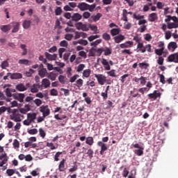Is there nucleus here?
I'll return each mask as SVG.
<instances>
[{
    "instance_id": "1",
    "label": "nucleus",
    "mask_w": 178,
    "mask_h": 178,
    "mask_svg": "<svg viewBox=\"0 0 178 178\" xmlns=\"http://www.w3.org/2000/svg\"><path fill=\"white\" fill-rule=\"evenodd\" d=\"M24 118V115H22L18 109H13V113L10 115V119L15 122H20Z\"/></svg>"
},
{
    "instance_id": "2",
    "label": "nucleus",
    "mask_w": 178,
    "mask_h": 178,
    "mask_svg": "<svg viewBox=\"0 0 178 178\" xmlns=\"http://www.w3.org/2000/svg\"><path fill=\"white\" fill-rule=\"evenodd\" d=\"M96 6L97 5L95 3L89 5L86 2H81L79 3L77 8L81 11L89 10L93 12Z\"/></svg>"
},
{
    "instance_id": "3",
    "label": "nucleus",
    "mask_w": 178,
    "mask_h": 178,
    "mask_svg": "<svg viewBox=\"0 0 178 178\" xmlns=\"http://www.w3.org/2000/svg\"><path fill=\"white\" fill-rule=\"evenodd\" d=\"M9 157L6 153L0 155V168H3L2 170L5 171L7 169Z\"/></svg>"
},
{
    "instance_id": "4",
    "label": "nucleus",
    "mask_w": 178,
    "mask_h": 178,
    "mask_svg": "<svg viewBox=\"0 0 178 178\" xmlns=\"http://www.w3.org/2000/svg\"><path fill=\"white\" fill-rule=\"evenodd\" d=\"M103 51L104 52V56H106L112 54V49L108 47L98 48V49L96 50V53L98 54L99 56L102 55Z\"/></svg>"
},
{
    "instance_id": "5",
    "label": "nucleus",
    "mask_w": 178,
    "mask_h": 178,
    "mask_svg": "<svg viewBox=\"0 0 178 178\" xmlns=\"http://www.w3.org/2000/svg\"><path fill=\"white\" fill-rule=\"evenodd\" d=\"M162 93L159 90H154L152 93H149L147 96L149 99L153 101L156 100L158 98H161Z\"/></svg>"
},
{
    "instance_id": "6",
    "label": "nucleus",
    "mask_w": 178,
    "mask_h": 178,
    "mask_svg": "<svg viewBox=\"0 0 178 178\" xmlns=\"http://www.w3.org/2000/svg\"><path fill=\"white\" fill-rule=\"evenodd\" d=\"M79 139L81 141H84L86 140V136H81ZM86 143L90 146H92L94 145V138L92 136L87 137Z\"/></svg>"
},
{
    "instance_id": "7",
    "label": "nucleus",
    "mask_w": 178,
    "mask_h": 178,
    "mask_svg": "<svg viewBox=\"0 0 178 178\" xmlns=\"http://www.w3.org/2000/svg\"><path fill=\"white\" fill-rule=\"evenodd\" d=\"M40 111L42 113L43 118H46L50 114V109L49 108L48 106H42L40 108Z\"/></svg>"
},
{
    "instance_id": "8",
    "label": "nucleus",
    "mask_w": 178,
    "mask_h": 178,
    "mask_svg": "<svg viewBox=\"0 0 178 178\" xmlns=\"http://www.w3.org/2000/svg\"><path fill=\"white\" fill-rule=\"evenodd\" d=\"M168 61L170 63H178V52L171 54L167 58Z\"/></svg>"
},
{
    "instance_id": "9",
    "label": "nucleus",
    "mask_w": 178,
    "mask_h": 178,
    "mask_svg": "<svg viewBox=\"0 0 178 178\" xmlns=\"http://www.w3.org/2000/svg\"><path fill=\"white\" fill-rule=\"evenodd\" d=\"M95 76L97 79L98 83L102 86L104 85L105 83V82L106 81V78L103 74H95Z\"/></svg>"
},
{
    "instance_id": "10",
    "label": "nucleus",
    "mask_w": 178,
    "mask_h": 178,
    "mask_svg": "<svg viewBox=\"0 0 178 178\" xmlns=\"http://www.w3.org/2000/svg\"><path fill=\"white\" fill-rule=\"evenodd\" d=\"M29 88H30L29 83H26V86H24V84H23V83H19L16 86V89L18 91H21V92L26 91Z\"/></svg>"
},
{
    "instance_id": "11",
    "label": "nucleus",
    "mask_w": 178,
    "mask_h": 178,
    "mask_svg": "<svg viewBox=\"0 0 178 178\" xmlns=\"http://www.w3.org/2000/svg\"><path fill=\"white\" fill-rule=\"evenodd\" d=\"M147 80V78L144 76H140V78L139 79L135 76V78L133 79V81L136 83H139V81H140V84L143 86L146 84Z\"/></svg>"
},
{
    "instance_id": "12",
    "label": "nucleus",
    "mask_w": 178,
    "mask_h": 178,
    "mask_svg": "<svg viewBox=\"0 0 178 178\" xmlns=\"http://www.w3.org/2000/svg\"><path fill=\"white\" fill-rule=\"evenodd\" d=\"M44 56H46V58L49 60H56L58 58L57 54H53V55H51L49 52H44Z\"/></svg>"
},
{
    "instance_id": "13",
    "label": "nucleus",
    "mask_w": 178,
    "mask_h": 178,
    "mask_svg": "<svg viewBox=\"0 0 178 178\" xmlns=\"http://www.w3.org/2000/svg\"><path fill=\"white\" fill-rule=\"evenodd\" d=\"M178 48V44L176 42H170L168 45V49L172 52L175 51L176 49Z\"/></svg>"
},
{
    "instance_id": "14",
    "label": "nucleus",
    "mask_w": 178,
    "mask_h": 178,
    "mask_svg": "<svg viewBox=\"0 0 178 178\" xmlns=\"http://www.w3.org/2000/svg\"><path fill=\"white\" fill-rule=\"evenodd\" d=\"M158 19V14L156 13H152L148 16V21L150 22H154Z\"/></svg>"
},
{
    "instance_id": "15",
    "label": "nucleus",
    "mask_w": 178,
    "mask_h": 178,
    "mask_svg": "<svg viewBox=\"0 0 178 178\" xmlns=\"http://www.w3.org/2000/svg\"><path fill=\"white\" fill-rule=\"evenodd\" d=\"M83 16L81 15L80 13H74L73 15L71 17V20L73 22H79L82 19Z\"/></svg>"
},
{
    "instance_id": "16",
    "label": "nucleus",
    "mask_w": 178,
    "mask_h": 178,
    "mask_svg": "<svg viewBox=\"0 0 178 178\" xmlns=\"http://www.w3.org/2000/svg\"><path fill=\"white\" fill-rule=\"evenodd\" d=\"M14 99L18 100L19 102H24V99L26 97L24 93H17L16 95H13Z\"/></svg>"
},
{
    "instance_id": "17",
    "label": "nucleus",
    "mask_w": 178,
    "mask_h": 178,
    "mask_svg": "<svg viewBox=\"0 0 178 178\" xmlns=\"http://www.w3.org/2000/svg\"><path fill=\"white\" fill-rule=\"evenodd\" d=\"M134 46V42L132 41H127L124 42V44H120V48L121 49H127V48H131Z\"/></svg>"
},
{
    "instance_id": "18",
    "label": "nucleus",
    "mask_w": 178,
    "mask_h": 178,
    "mask_svg": "<svg viewBox=\"0 0 178 178\" xmlns=\"http://www.w3.org/2000/svg\"><path fill=\"white\" fill-rule=\"evenodd\" d=\"M13 33H16L19 31L20 23L19 22H13Z\"/></svg>"
},
{
    "instance_id": "19",
    "label": "nucleus",
    "mask_w": 178,
    "mask_h": 178,
    "mask_svg": "<svg viewBox=\"0 0 178 178\" xmlns=\"http://www.w3.org/2000/svg\"><path fill=\"white\" fill-rule=\"evenodd\" d=\"M137 53H138V51H140V53L144 54L146 52V49L144 47V44L143 42H138V44H137Z\"/></svg>"
},
{
    "instance_id": "20",
    "label": "nucleus",
    "mask_w": 178,
    "mask_h": 178,
    "mask_svg": "<svg viewBox=\"0 0 178 178\" xmlns=\"http://www.w3.org/2000/svg\"><path fill=\"white\" fill-rule=\"evenodd\" d=\"M58 74H59L58 72H51L47 75V78L49 79H51V81H55Z\"/></svg>"
},
{
    "instance_id": "21",
    "label": "nucleus",
    "mask_w": 178,
    "mask_h": 178,
    "mask_svg": "<svg viewBox=\"0 0 178 178\" xmlns=\"http://www.w3.org/2000/svg\"><path fill=\"white\" fill-rule=\"evenodd\" d=\"M11 25L10 24H6V25H1L0 26V30L3 31V33H7L10 31L11 29Z\"/></svg>"
},
{
    "instance_id": "22",
    "label": "nucleus",
    "mask_w": 178,
    "mask_h": 178,
    "mask_svg": "<svg viewBox=\"0 0 178 178\" xmlns=\"http://www.w3.org/2000/svg\"><path fill=\"white\" fill-rule=\"evenodd\" d=\"M102 63L104 65V67L105 68V70H106V71L111 70V67H110V65H109V62L107 61V60L106 58H102Z\"/></svg>"
},
{
    "instance_id": "23",
    "label": "nucleus",
    "mask_w": 178,
    "mask_h": 178,
    "mask_svg": "<svg viewBox=\"0 0 178 178\" xmlns=\"http://www.w3.org/2000/svg\"><path fill=\"white\" fill-rule=\"evenodd\" d=\"M8 75L10 74L11 79H19L23 77L22 74L20 73H8Z\"/></svg>"
},
{
    "instance_id": "24",
    "label": "nucleus",
    "mask_w": 178,
    "mask_h": 178,
    "mask_svg": "<svg viewBox=\"0 0 178 178\" xmlns=\"http://www.w3.org/2000/svg\"><path fill=\"white\" fill-rule=\"evenodd\" d=\"M29 88H31V92L38 93L40 86L38 84H33L32 86H29Z\"/></svg>"
},
{
    "instance_id": "25",
    "label": "nucleus",
    "mask_w": 178,
    "mask_h": 178,
    "mask_svg": "<svg viewBox=\"0 0 178 178\" xmlns=\"http://www.w3.org/2000/svg\"><path fill=\"white\" fill-rule=\"evenodd\" d=\"M5 92L7 97H10L14 95H12V93L16 92V90L12 89V88H6Z\"/></svg>"
},
{
    "instance_id": "26",
    "label": "nucleus",
    "mask_w": 178,
    "mask_h": 178,
    "mask_svg": "<svg viewBox=\"0 0 178 178\" xmlns=\"http://www.w3.org/2000/svg\"><path fill=\"white\" fill-rule=\"evenodd\" d=\"M24 147L25 148H29V147H31L32 149H35L38 145L37 143H31L30 140H29L28 142L24 143Z\"/></svg>"
},
{
    "instance_id": "27",
    "label": "nucleus",
    "mask_w": 178,
    "mask_h": 178,
    "mask_svg": "<svg viewBox=\"0 0 178 178\" xmlns=\"http://www.w3.org/2000/svg\"><path fill=\"white\" fill-rule=\"evenodd\" d=\"M50 81L48 79H43L42 80V86L44 88H48L50 87Z\"/></svg>"
},
{
    "instance_id": "28",
    "label": "nucleus",
    "mask_w": 178,
    "mask_h": 178,
    "mask_svg": "<svg viewBox=\"0 0 178 178\" xmlns=\"http://www.w3.org/2000/svg\"><path fill=\"white\" fill-rule=\"evenodd\" d=\"M168 18L165 19V22H170L171 20H172L174 22V23H178V18L175 16L172 17L170 15H167L166 16Z\"/></svg>"
},
{
    "instance_id": "29",
    "label": "nucleus",
    "mask_w": 178,
    "mask_h": 178,
    "mask_svg": "<svg viewBox=\"0 0 178 178\" xmlns=\"http://www.w3.org/2000/svg\"><path fill=\"white\" fill-rule=\"evenodd\" d=\"M18 63H19V65H31V62L29 61V59H19L18 60Z\"/></svg>"
},
{
    "instance_id": "30",
    "label": "nucleus",
    "mask_w": 178,
    "mask_h": 178,
    "mask_svg": "<svg viewBox=\"0 0 178 178\" xmlns=\"http://www.w3.org/2000/svg\"><path fill=\"white\" fill-rule=\"evenodd\" d=\"M124 35H118L114 38L115 43H120L122 40H124Z\"/></svg>"
},
{
    "instance_id": "31",
    "label": "nucleus",
    "mask_w": 178,
    "mask_h": 178,
    "mask_svg": "<svg viewBox=\"0 0 178 178\" xmlns=\"http://www.w3.org/2000/svg\"><path fill=\"white\" fill-rule=\"evenodd\" d=\"M134 153L136 155L138 156H141L144 154V147H140L139 149H137L134 151Z\"/></svg>"
},
{
    "instance_id": "32",
    "label": "nucleus",
    "mask_w": 178,
    "mask_h": 178,
    "mask_svg": "<svg viewBox=\"0 0 178 178\" xmlns=\"http://www.w3.org/2000/svg\"><path fill=\"white\" fill-rule=\"evenodd\" d=\"M36 116H37V115L35 113H28V115H27V117H28V118H29V120L31 123L35 120Z\"/></svg>"
},
{
    "instance_id": "33",
    "label": "nucleus",
    "mask_w": 178,
    "mask_h": 178,
    "mask_svg": "<svg viewBox=\"0 0 178 178\" xmlns=\"http://www.w3.org/2000/svg\"><path fill=\"white\" fill-rule=\"evenodd\" d=\"M65 159L61 160V162L60 163V164L58 165V170L60 172H64L65 171Z\"/></svg>"
},
{
    "instance_id": "34",
    "label": "nucleus",
    "mask_w": 178,
    "mask_h": 178,
    "mask_svg": "<svg viewBox=\"0 0 178 178\" xmlns=\"http://www.w3.org/2000/svg\"><path fill=\"white\" fill-rule=\"evenodd\" d=\"M168 24V29L170 30L171 29H177L178 28V23L172 22L170 23V22H167Z\"/></svg>"
},
{
    "instance_id": "35",
    "label": "nucleus",
    "mask_w": 178,
    "mask_h": 178,
    "mask_svg": "<svg viewBox=\"0 0 178 178\" xmlns=\"http://www.w3.org/2000/svg\"><path fill=\"white\" fill-rule=\"evenodd\" d=\"M47 73V70L46 68H42L41 70H38V74L40 77L44 78L45 77V74Z\"/></svg>"
},
{
    "instance_id": "36",
    "label": "nucleus",
    "mask_w": 178,
    "mask_h": 178,
    "mask_svg": "<svg viewBox=\"0 0 178 178\" xmlns=\"http://www.w3.org/2000/svg\"><path fill=\"white\" fill-rule=\"evenodd\" d=\"M120 33V29H113L111 30V33L113 37L118 35Z\"/></svg>"
},
{
    "instance_id": "37",
    "label": "nucleus",
    "mask_w": 178,
    "mask_h": 178,
    "mask_svg": "<svg viewBox=\"0 0 178 178\" xmlns=\"http://www.w3.org/2000/svg\"><path fill=\"white\" fill-rule=\"evenodd\" d=\"M90 73H91V70L90 69H86V70H83L82 76L88 78V77H90Z\"/></svg>"
},
{
    "instance_id": "38",
    "label": "nucleus",
    "mask_w": 178,
    "mask_h": 178,
    "mask_svg": "<svg viewBox=\"0 0 178 178\" xmlns=\"http://www.w3.org/2000/svg\"><path fill=\"white\" fill-rule=\"evenodd\" d=\"M101 17H102V13H97L95 16H92V19L94 22H97L99 20V19L101 18Z\"/></svg>"
},
{
    "instance_id": "39",
    "label": "nucleus",
    "mask_w": 178,
    "mask_h": 178,
    "mask_svg": "<svg viewBox=\"0 0 178 178\" xmlns=\"http://www.w3.org/2000/svg\"><path fill=\"white\" fill-rule=\"evenodd\" d=\"M20 48L23 50L22 51V56H26L27 55L28 50L26 49V44H21Z\"/></svg>"
},
{
    "instance_id": "40",
    "label": "nucleus",
    "mask_w": 178,
    "mask_h": 178,
    "mask_svg": "<svg viewBox=\"0 0 178 178\" xmlns=\"http://www.w3.org/2000/svg\"><path fill=\"white\" fill-rule=\"evenodd\" d=\"M15 172H16V170H13V169H7V171H6L7 176L8 177L13 176V175L15 174Z\"/></svg>"
},
{
    "instance_id": "41",
    "label": "nucleus",
    "mask_w": 178,
    "mask_h": 178,
    "mask_svg": "<svg viewBox=\"0 0 178 178\" xmlns=\"http://www.w3.org/2000/svg\"><path fill=\"white\" fill-rule=\"evenodd\" d=\"M86 154L89 156L90 159H92V158L94 157V151L92 150V149L90 148L87 151Z\"/></svg>"
},
{
    "instance_id": "42",
    "label": "nucleus",
    "mask_w": 178,
    "mask_h": 178,
    "mask_svg": "<svg viewBox=\"0 0 178 178\" xmlns=\"http://www.w3.org/2000/svg\"><path fill=\"white\" fill-rule=\"evenodd\" d=\"M138 65L141 69H145V70L149 67V64L147 63H140Z\"/></svg>"
},
{
    "instance_id": "43",
    "label": "nucleus",
    "mask_w": 178,
    "mask_h": 178,
    "mask_svg": "<svg viewBox=\"0 0 178 178\" xmlns=\"http://www.w3.org/2000/svg\"><path fill=\"white\" fill-rule=\"evenodd\" d=\"M133 17H134V19H136V20H138V22H139L140 19H145V16H144V15H137V14H136V13L134 14Z\"/></svg>"
},
{
    "instance_id": "44",
    "label": "nucleus",
    "mask_w": 178,
    "mask_h": 178,
    "mask_svg": "<svg viewBox=\"0 0 178 178\" xmlns=\"http://www.w3.org/2000/svg\"><path fill=\"white\" fill-rule=\"evenodd\" d=\"M31 21H24L22 24V26L24 29H29L31 26Z\"/></svg>"
},
{
    "instance_id": "45",
    "label": "nucleus",
    "mask_w": 178,
    "mask_h": 178,
    "mask_svg": "<svg viewBox=\"0 0 178 178\" xmlns=\"http://www.w3.org/2000/svg\"><path fill=\"white\" fill-rule=\"evenodd\" d=\"M39 135L42 138H45L46 132L42 128L39 129Z\"/></svg>"
},
{
    "instance_id": "46",
    "label": "nucleus",
    "mask_w": 178,
    "mask_h": 178,
    "mask_svg": "<svg viewBox=\"0 0 178 178\" xmlns=\"http://www.w3.org/2000/svg\"><path fill=\"white\" fill-rule=\"evenodd\" d=\"M83 85V80L81 79H79L76 80V83L75 86H76L77 88H81Z\"/></svg>"
},
{
    "instance_id": "47",
    "label": "nucleus",
    "mask_w": 178,
    "mask_h": 178,
    "mask_svg": "<svg viewBox=\"0 0 178 178\" xmlns=\"http://www.w3.org/2000/svg\"><path fill=\"white\" fill-rule=\"evenodd\" d=\"M13 145L15 149H18L20 147V143H19V140L15 139L13 140Z\"/></svg>"
},
{
    "instance_id": "48",
    "label": "nucleus",
    "mask_w": 178,
    "mask_h": 178,
    "mask_svg": "<svg viewBox=\"0 0 178 178\" xmlns=\"http://www.w3.org/2000/svg\"><path fill=\"white\" fill-rule=\"evenodd\" d=\"M65 79H66V76L64 75H60L58 76V81L61 84L65 83Z\"/></svg>"
},
{
    "instance_id": "49",
    "label": "nucleus",
    "mask_w": 178,
    "mask_h": 178,
    "mask_svg": "<svg viewBox=\"0 0 178 178\" xmlns=\"http://www.w3.org/2000/svg\"><path fill=\"white\" fill-rule=\"evenodd\" d=\"M85 67H86L85 64H79L76 68V72H81L84 70Z\"/></svg>"
},
{
    "instance_id": "50",
    "label": "nucleus",
    "mask_w": 178,
    "mask_h": 178,
    "mask_svg": "<svg viewBox=\"0 0 178 178\" xmlns=\"http://www.w3.org/2000/svg\"><path fill=\"white\" fill-rule=\"evenodd\" d=\"M38 133V131L37 129H28V134L30 135H35Z\"/></svg>"
},
{
    "instance_id": "51",
    "label": "nucleus",
    "mask_w": 178,
    "mask_h": 178,
    "mask_svg": "<svg viewBox=\"0 0 178 178\" xmlns=\"http://www.w3.org/2000/svg\"><path fill=\"white\" fill-rule=\"evenodd\" d=\"M127 15H128V11L127 10H125V9L123 10V13H122L123 21L128 22Z\"/></svg>"
},
{
    "instance_id": "52",
    "label": "nucleus",
    "mask_w": 178,
    "mask_h": 178,
    "mask_svg": "<svg viewBox=\"0 0 178 178\" xmlns=\"http://www.w3.org/2000/svg\"><path fill=\"white\" fill-rule=\"evenodd\" d=\"M63 154V152H57L56 154H55L54 156V161H60V159L59 157L60 156V155Z\"/></svg>"
},
{
    "instance_id": "53",
    "label": "nucleus",
    "mask_w": 178,
    "mask_h": 178,
    "mask_svg": "<svg viewBox=\"0 0 178 178\" xmlns=\"http://www.w3.org/2000/svg\"><path fill=\"white\" fill-rule=\"evenodd\" d=\"M102 38L105 40L106 41L110 40L111 39V35L108 33H103L102 34Z\"/></svg>"
},
{
    "instance_id": "54",
    "label": "nucleus",
    "mask_w": 178,
    "mask_h": 178,
    "mask_svg": "<svg viewBox=\"0 0 178 178\" xmlns=\"http://www.w3.org/2000/svg\"><path fill=\"white\" fill-rule=\"evenodd\" d=\"M68 42L66 40H62L60 42V47H65V48H67L68 47Z\"/></svg>"
},
{
    "instance_id": "55",
    "label": "nucleus",
    "mask_w": 178,
    "mask_h": 178,
    "mask_svg": "<svg viewBox=\"0 0 178 178\" xmlns=\"http://www.w3.org/2000/svg\"><path fill=\"white\" fill-rule=\"evenodd\" d=\"M100 35H90L89 36V38H88L89 42H93L94 40L99 38Z\"/></svg>"
},
{
    "instance_id": "56",
    "label": "nucleus",
    "mask_w": 178,
    "mask_h": 178,
    "mask_svg": "<svg viewBox=\"0 0 178 178\" xmlns=\"http://www.w3.org/2000/svg\"><path fill=\"white\" fill-rule=\"evenodd\" d=\"M21 127L22 124L19 122H17V124L14 126L13 131H19Z\"/></svg>"
},
{
    "instance_id": "57",
    "label": "nucleus",
    "mask_w": 178,
    "mask_h": 178,
    "mask_svg": "<svg viewBox=\"0 0 178 178\" xmlns=\"http://www.w3.org/2000/svg\"><path fill=\"white\" fill-rule=\"evenodd\" d=\"M129 171L127 170V168L124 169L122 171V175L123 177L127 178L129 176Z\"/></svg>"
},
{
    "instance_id": "58",
    "label": "nucleus",
    "mask_w": 178,
    "mask_h": 178,
    "mask_svg": "<svg viewBox=\"0 0 178 178\" xmlns=\"http://www.w3.org/2000/svg\"><path fill=\"white\" fill-rule=\"evenodd\" d=\"M164 6H165V4H164V3H163V2L158 1V2L156 3V8H157L158 9H160V10L163 9Z\"/></svg>"
},
{
    "instance_id": "59",
    "label": "nucleus",
    "mask_w": 178,
    "mask_h": 178,
    "mask_svg": "<svg viewBox=\"0 0 178 178\" xmlns=\"http://www.w3.org/2000/svg\"><path fill=\"white\" fill-rule=\"evenodd\" d=\"M164 58L163 56H159L157 59V64L159 65H163Z\"/></svg>"
},
{
    "instance_id": "60",
    "label": "nucleus",
    "mask_w": 178,
    "mask_h": 178,
    "mask_svg": "<svg viewBox=\"0 0 178 178\" xmlns=\"http://www.w3.org/2000/svg\"><path fill=\"white\" fill-rule=\"evenodd\" d=\"M171 37H172V33L170 32V31H167L165 33V40H169L171 38Z\"/></svg>"
},
{
    "instance_id": "61",
    "label": "nucleus",
    "mask_w": 178,
    "mask_h": 178,
    "mask_svg": "<svg viewBox=\"0 0 178 178\" xmlns=\"http://www.w3.org/2000/svg\"><path fill=\"white\" fill-rule=\"evenodd\" d=\"M102 40L99 39V40H97L95 42H91L90 45L96 47L97 45L99 44L100 43H102Z\"/></svg>"
},
{
    "instance_id": "62",
    "label": "nucleus",
    "mask_w": 178,
    "mask_h": 178,
    "mask_svg": "<svg viewBox=\"0 0 178 178\" xmlns=\"http://www.w3.org/2000/svg\"><path fill=\"white\" fill-rule=\"evenodd\" d=\"M50 95H51V96H58V90H56V89H51V90H50Z\"/></svg>"
},
{
    "instance_id": "63",
    "label": "nucleus",
    "mask_w": 178,
    "mask_h": 178,
    "mask_svg": "<svg viewBox=\"0 0 178 178\" xmlns=\"http://www.w3.org/2000/svg\"><path fill=\"white\" fill-rule=\"evenodd\" d=\"M63 10L60 7H57V8L55 10V14L56 16L60 15Z\"/></svg>"
},
{
    "instance_id": "64",
    "label": "nucleus",
    "mask_w": 178,
    "mask_h": 178,
    "mask_svg": "<svg viewBox=\"0 0 178 178\" xmlns=\"http://www.w3.org/2000/svg\"><path fill=\"white\" fill-rule=\"evenodd\" d=\"M155 53L158 56H162L163 54V49L162 48L161 49H156Z\"/></svg>"
}]
</instances>
